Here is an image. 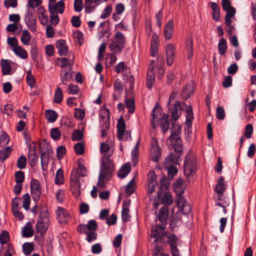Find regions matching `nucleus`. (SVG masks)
Here are the masks:
<instances>
[{
    "mask_svg": "<svg viewBox=\"0 0 256 256\" xmlns=\"http://www.w3.org/2000/svg\"><path fill=\"white\" fill-rule=\"evenodd\" d=\"M163 231L152 230L150 238H154V243L157 241H160V242L162 244L168 243L170 246L172 256H179V250L177 248L178 238L169 232H163Z\"/></svg>",
    "mask_w": 256,
    "mask_h": 256,
    "instance_id": "nucleus-1",
    "label": "nucleus"
},
{
    "mask_svg": "<svg viewBox=\"0 0 256 256\" xmlns=\"http://www.w3.org/2000/svg\"><path fill=\"white\" fill-rule=\"evenodd\" d=\"M50 214L46 208H40V215L37 220L36 232L42 234L45 233L49 224Z\"/></svg>",
    "mask_w": 256,
    "mask_h": 256,
    "instance_id": "nucleus-2",
    "label": "nucleus"
},
{
    "mask_svg": "<svg viewBox=\"0 0 256 256\" xmlns=\"http://www.w3.org/2000/svg\"><path fill=\"white\" fill-rule=\"evenodd\" d=\"M114 170L115 167L100 166V174L98 182V186L100 188H106V181L110 180Z\"/></svg>",
    "mask_w": 256,
    "mask_h": 256,
    "instance_id": "nucleus-3",
    "label": "nucleus"
},
{
    "mask_svg": "<svg viewBox=\"0 0 256 256\" xmlns=\"http://www.w3.org/2000/svg\"><path fill=\"white\" fill-rule=\"evenodd\" d=\"M110 148L108 144L104 142L100 144V152L103 154L100 166L115 167L113 161L110 159V157L113 153L112 150L110 151Z\"/></svg>",
    "mask_w": 256,
    "mask_h": 256,
    "instance_id": "nucleus-4",
    "label": "nucleus"
},
{
    "mask_svg": "<svg viewBox=\"0 0 256 256\" xmlns=\"http://www.w3.org/2000/svg\"><path fill=\"white\" fill-rule=\"evenodd\" d=\"M161 148L158 146V140L152 137L150 142L148 155L150 159L154 162L158 161L161 156Z\"/></svg>",
    "mask_w": 256,
    "mask_h": 256,
    "instance_id": "nucleus-5",
    "label": "nucleus"
},
{
    "mask_svg": "<svg viewBox=\"0 0 256 256\" xmlns=\"http://www.w3.org/2000/svg\"><path fill=\"white\" fill-rule=\"evenodd\" d=\"M168 216V206H164L160 208L158 216V220L161 222V224L156 225L154 230H164Z\"/></svg>",
    "mask_w": 256,
    "mask_h": 256,
    "instance_id": "nucleus-6",
    "label": "nucleus"
},
{
    "mask_svg": "<svg viewBox=\"0 0 256 256\" xmlns=\"http://www.w3.org/2000/svg\"><path fill=\"white\" fill-rule=\"evenodd\" d=\"M30 188L32 200L38 202L40 199L42 193L40 182L38 180L32 178L30 183Z\"/></svg>",
    "mask_w": 256,
    "mask_h": 256,
    "instance_id": "nucleus-7",
    "label": "nucleus"
},
{
    "mask_svg": "<svg viewBox=\"0 0 256 256\" xmlns=\"http://www.w3.org/2000/svg\"><path fill=\"white\" fill-rule=\"evenodd\" d=\"M80 179L78 176L72 172L70 176V191L75 198H78L80 194Z\"/></svg>",
    "mask_w": 256,
    "mask_h": 256,
    "instance_id": "nucleus-8",
    "label": "nucleus"
},
{
    "mask_svg": "<svg viewBox=\"0 0 256 256\" xmlns=\"http://www.w3.org/2000/svg\"><path fill=\"white\" fill-rule=\"evenodd\" d=\"M147 185L149 194L152 193L158 186L156 175L154 170L150 171L147 174Z\"/></svg>",
    "mask_w": 256,
    "mask_h": 256,
    "instance_id": "nucleus-9",
    "label": "nucleus"
},
{
    "mask_svg": "<svg viewBox=\"0 0 256 256\" xmlns=\"http://www.w3.org/2000/svg\"><path fill=\"white\" fill-rule=\"evenodd\" d=\"M196 161L194 159L186 158L184 166V172L186 177L189 178L196 173Z\"/></svg>",
    "mask_w": 256,
    "mask_h": 256,
    "instance_id": "nucleus-10",
    "label": "nucleus"
},
{
    "mask_svg": "<svg viewBox=\"0 0 256 256\" xmlns=\"http://www.w3.org/2000/svg\"><path fill=\"white\" fill-rule=\"evenodd\" d=\"M154 63V60H152L148 68L146 73V86L150 90L152 89V86L155 82Z\"/></svg>",
    "mask_w": 256,
    "mask_h": 256,
    "instance_id": "nucleus-11",
    "label": "nucleus"
},
{
    "mask_svg": "<svg viewBox=\"0 0 256 256\" xmlns=\"http://www.w3.org/2000/svg\"><path fill=\"white\" fill-rule=\"evenodd\" d=\"M176 204L183 214L186 215L190 214L192 210L191 206L184 197L178 198Z\"/></svg>",
    "mask_w": 256,
    "mask_h": 256,
    "instance_id": "nucleus-12",
    "label": "nucleus"
},
{
    "mask_svg": "<svg viewBox=\"0 0 256 256\" xmlns=\"http://www.w3.org/2000/svg\"><path fill=\"white\" fill-rule=\"evenodd\" d=\"M168 178H166L165 176H163L160 180L159 188L158 191V198H160L163 192L167 191L170 186V181Z\"/></svg>",
    "mask_w": 256,
    "mask_h": 256,
    "instance_id": "nucleus-13",
    "label": "nucleus"
},
{
    "mask_svg": "<svg viewBox=\"0 0 256 256\" xmlns=\"http://www.w3.org/2000/svg\"><path fill=\"white\" fill-rule=\"evenodd\" d=\"M56 219L61 224L67 223L70 218L68 212L63 208L58 206L56 210Z\"/></svg>",
    "mask_w": 256,
    "mask_h": 256,
    "instance_id": "nucleus-14",
    "label": "nucleus"
},
{
    "mask_svg": "<svg viewBox=\"0 0 256 256\" xmlns=\"http://www.w3.org/2000/svg\"><path fill=\"white\" fill-rule=\"evenodd\" d=\"M231 2L229 0H222V6L224 11L226 12L225 16L234 17L236 13L235 8L231 6Z\"/></svg>",
    "mask_w": 256,
    "mask_h": 256,
    "instance_id": "nucleus-15",
    "label": "nucleus"
},
{
    "mask_svg": "<svg viewBox=\"0 0 256 256\" xmlns=\"http://www.w3.org/2000/svg\"><path fill=\"white\" fill-rule=\"evenodd\" d=\"M174 46L169 44L166 46V63L168 66H172L174 60Z\"/></svg>",
    "mask_w": 256,
    "mask_h": 256,
    "instance_id": "nucleus-16",
    "label": "nucleus"
},
{
    "mask_svg": "<svg viewBox=\"0 0 256 256\" xmlns=\"http://www.w3.org/2000/svg\"><path fill=\"white\" fill-rule=\"evenodd\" d=\"M169 110L171 112V116L174 121L178 120L181 115L182 107L179 100H176L173 104V107L170 108H168Z\"/></svg>",
    "mask_w": 256,
    "mask_h": 256,
    "instance_id": "nucleus-17",
    "label": "nucleus"
},
{
    "mask_svg": "<svg viewBox=\"0 0 256 256\" xmlns=\"http://www.w3.org/2000/svg\"><path fill=\"white\" fill-rule=\"evenodd\" d=\"M194 92V84H188L183 87L180 96L183 100H186L193 94Z\"/></svg>",
    "mask_w": 256,
    "mask_h": 256,
    "instance_id": "nucleus-18",
    "label": "nucleus"
},
{
    "mask_svg": "<svg viewBox=\"0 0 256 256\" xmlns=\"http://www.w3.org/2000/svg\"><path fill=\"white\" fill-rule=\"evenodd\" d=\"M173 189L176 195L180 197H182L184 192V180L182 178H178L173 184Z\"/></svg>",
    "mask_w": 256,
    "mask_h": 256,
    "instance_id": "nucleus-19",
    "label": "nucleus"
},
{
    "mask_svg": "<svg viewBox=\"0 0 256 256\" xmlns=\"http://www.w3.org/2000/svg\"><path fill=\"white\" fill-rule=\"evenodd\" d=\"M158 36L156 33H154L152 35L150 47V56L152 57H155L158 54Z\"/></svg>",
    "mask_w": 256,
    "mask_h": 256,
    "instance_id": "nucleus-20",
    "label": "nucleus"
},
{
    "mask_svg": "<svg viewBox=\"0 0 256 256\" xmlns=\"http://www.w3.org/2000/svg\"><path fill=\"white\" fill-rule=\"evenodd\" d=\"M74 58V54H70L69 58H58V60H60L62 62L60 67L62 68V69L72 68L74 64L73 60Z\"/></svg>",
    "mask_w": 256,
    "mask_h": 256,
    "instance_id": "nucleus-21",
    "label": "nucleus"
},
{
    "mask_svg": "<svg viewBox=\"0 0 256 256\" xmlns=\"http://www.w3.org/2000/svg\"><path fill=\"white\" fill-rule=\"evenodd\" d=\"M174 26L172 20H169L164 28V38L169 40L172 38V33L174 32Z\"/></svg>",
    "mask_w": 256,
    "mask_h": 256,
    "instance_id": "nucleus-22",
    "label": "nucleus"
},
{
    "mask_svg": "<svg viewBox=\"0 0 256 256\" xmlns=\"http://www.w3.org/2000/svg\"><path fill=\"white\" fill-rule=\"evenodd\" d=\"M72 73V68L62 69L60 72V79L63 84H66L70 80Z\"/></svg>",
    "mask_w": 256,
    "mask_h": 256,
    "instance_id": "nucleus-23",
    "label": "nucleus"
},
{
    "mask_svg": "<svg viewBox=\"0 0 256 256\" xmlns=\"http://www.w3.org/2000/svg\"><path fill=\"white\" fill-rule=\"evenodd\" d=\"M160 108V106L158 102H156L152 110V113L151 114L152 118H150V122L152 126V128L154 129L156 127V124L158 122V118H156V116H158V114H160V112L158 110V108Z\"/></svg>",
    "mask_w": 256,
    "mask_h": 256,
    "instance_id": "nucleus-24",
    "label": "nucleus"
},
{
    "mask_svg": "<svg viewBox=\"0 0 256 256\" xmlns=\"http://www.w3.org/2000/svg\"><path fill=\"white\" fill-rule=\"evenodd\" d=\"M212 10V16L215 22H218L220 19V8L216 2H210Z\"/></svg>",
    "mask_w": 256,
    "mask_h": 256,
    "instance_id": "nucleus-25",
    "label": "nucleus"
},
{
    "mask_svg": "<svg viewBox=\"0 0 256 256\" xmlns=\"http://www.w3.org/2000/svg\"><path fill=\"white\" fill-rule=\"evenodd\" d=\"M37 13L40 22L42 25H46L48 22V16L46 11L43 7L40 6L38 8Z\"/></svg>",
    "mask_w": 256,
    "mask_h": 256,
    "instance_id": "nucleus-26",
    "label": "nucleus"
},
{
    "mask_svg": "<svg viewBox=\"0 0 256 256\" xmlns=\"http://www.w3.org/2000/svg\"><path fill=\"white\" fill-rule=\"evenodd\" d=\"M131 170V166L129 163L124 164L118 170V176L120 178H126Z\"/></svg>",
    "mask_w": 256,
    "mask_h": 256,
    "instance_id": "nucleus-27",
    "label": "nucleus"
},
{
    "mask_svg": "<svg viewBox=\"0 0 256 256\" xmlns=\"http://www.w3.org/2000/svg\"><path fill=\"white\" fill-rule=\"evenodd\" d=\"M169 116L164 114H163L162 118L160 120V126L162 132L164 134L170 128V122H169Z\"/></svg>",
    "mask_w": 256,
    "mask_h": 256,
    "instance_id": "nucleus-28",
    "label": "nucleus"
},
{
    "mask_svg": "<svg viewBox=\"0 0 256 256\" xmlns=\"http://www.w3.org/2000/svg\"><path fill=\"white\" fill-rule=\"evenodd\" d=\"M56 47L58 50V53L61 56H66L68 52V47L66 45V41L64 40H60L57 41Z\"/></svg>",
    "mask_w": 256,
    "mask_h": 256,
    "instance_id": "nucleus-29",
    "label": "nucleus"
},
{
    "mask_svg": "<svg viewBox=\"0 0 256 256\" xmlns=\"http://www.w3.org/2000/svg\"><path fill=\"white\" fill-rule=\"evenodd\" d=\"M134 77L133 76H130L126 80L125 83V88L126 92L128 94L132 93L134 84Z\"/></svg>",
    "mask_w": 256,
    "mask_h": 256,
    "instance_id": "nucleus-30",
    "label": "nucleus"
},
{
    "mask_svg": "<svg viewBox=\"0 0 256 256\" xmlns=\"http://www.w3.org/2000/svg\"><path fill=\"white\" fill-rule=\"evenodd\" d=\"M34 234V230L32 228V224L30 222L26 223L22 228V236L25 238H30Z\"/></svg>",
    "mask_w": 256,
    "mask_h": 256,
    "instance_id": "nucleus-31",
    "label": "nucleus"
},
{
    "mask_svg": "<svg viewBox=\"0 0 256 256\" xmlns=\"http://www.w3.org/2000/svg\"><path fill=\"white\" fill-rule=\"evenodd\" d=\"M136 184L135 182L134 178H132L127 184L126 187V194L128 196H130L132 193L134 192L136 189Z\"/></svg>",
    "mask_w": 256,
    "mask_h": 256,
    "instance_id": "nucleus-32",
    "label": "nucleus"
},
{
    "mask_svg": "<svg viewBox=\"0 0 256 256\" xmlns=\"http://www.w3.org/2000/svg\"><path fill=\"white\" fill-rule=\"evenodd\" d=\"M0 65L2 66V74H9L12 70V66L8 63V60H2Z\"/></svg>",
    "mask_w": 256,
    "mask_h": 256,
    "instance_id": "nucleus-33",
    "label": "nucleus"
},
{
    "mask_svg": "<svg viewBox=\"0 0 256 256\" xmlns=\"http://www.w3.org/2000/svg\"><path fill=\"white\" fill-rule=\"evenodd\" d=\"M50 8L53 10H56L58 13L62 14L64 10V4L62 0L58 2L56 4H50Z\"/></svg>",
    "mask_w": 256,
    "mask_h": 256,
    "instance_id": "nucleus-34",
    "label": "nucleus"
},
{
    "mask_svg": "<svg viewBox=\"0 0 256 256\" xmlns=\"http://www.w3.org/2000/svg\"><path fill=\"white\" fill-rule=\"evenodd\" d=\"M12 50L16 55L22 58L26 59L28 56L27 52L20 46H18L16 48H13Z\"/></svg>",
    "mask_w": 256,
    "mask_h": 256,
    "instance_id": "nucleus-35",
    "label": "nucleus"
},
{
    "mask_svg": "<svg viewBox=\"0 0 256 256\" xmlns=\"http://www.w3.org/2000/svg\"><path fill=\"white\" fill-rule=\"evenodd\" d=\"M164 194L162 197V203L164 204V206H168L172 204L173 202L172 196V194L167 191L163 192Z\"/></svg>",
    "mask_w": 256,
    "mask_h": 256,
    "instance_id": "nucleus-36",
    "label": "nucleus"
},
{
    "mask_svg": "<svg viewBox=\"0 0 256 256\" xmlns=\"http://www.w3.org/2000/svg\"><path fill=\"white\" fill-rule=\"evenodd\" d=\"M114 39L116 41H114L118 44L125 46L126 38L122 33L120 32H117L114 34Z\"/></svg>",
    "mask_w": 256,
    "mask_h": 256,
    "instance_id": "nucleus-37",
    "label": "nucleus"
},
{
    "mask_svg": "<svg viewBox=\"0 0 256 256\" xmlns=\"http://www.w3.org/2000/svg\"><path fill=\"white\" fill-rule=\"evenodd\" d=\"M12 150L10 146H7L0 150V162H3L9 156Z\"/></svg>",
    "mask_w": 256,
    "mask_h": 256,
    "instance_id": "nucleus-38",
    "label": "nucleus"
},
{
    "mask_svg": "<svg viewBox=\"0 0 256 256\" xmlns=\"http://www.w3.org/2000/svg\"><path fill=\"white\" fill-rule=\"evenodd\" d=\"M28 158L31 166H34L38 162V156L36 153L35 150H29Z\"/></svg>",
    "mask_w": 256,
    "mask_h": 256,
    "instance_id": "nucleus-39",
    "label": "nucleus"
},
{
    "mask_svg": "<svg viewBox=\"0 0 256 256\" xmlns=\"http://www.w3.org/2000/svg\"><path fill=\"white\" fill-rule=\"evenodd\" d=\"M186 124L188 126H190L192 124V120L194 118V115L192 112V108L191 106H187L186 110Z\"/></svg>",
    "mask_w": 256,
    "mask_h": 256,
    "instance_id": "nucleus-40",
    "label": "nucleus"
},
{
    "mask_svg": "<svg viewBox=\"0 0 256 256\" xmlns=\"http://www.w3.org/2000/svg\"><path fill=\"white\" fill-rule=\"evenodd\" d=\"M218 49L220 55H224L227 50L226 40L222 38L219 41Z\"/></svg>",
    "mask_w": 256,
    "mask_h": 256,
    "instance_id": "nucleus-41",
    "label": "nucleus"
},
{
    "mask_svg": "<svg viewBox=\"0 0 256 256\" xmlns=\"http://www.w3.org/2000/svg\"><path fill=\"white\" fill-rule=\"evenodd\" d=\"M126 129V124L124 120L122 117H120L118 122L117 124V134L121 136L124 134V132L125 131Z\"/></svg>",
    "mask_w": 256,
    "mask_h": 256,
    "instance_id": "nucleus-42",
    "label": "nucleus"
},
{
    "mask_svg": "<svg viewBox=\"0 0 256 256\" xmlns=\"http://www.w3.org/2000/svg\"><path fill=\"white\" fill-rule=\"evenodd\" d=\"M31 36L28 30H24L22 34L20 40L24 45H28L30 40Z\"/></svg>",
    "mask_w": 256,
    "mask_h": 256,
    "instance_id": "nucleus-43",
    "label": "nucleus"
},
{
    "mask_svg": "<svg viewBox=\"0 0 256 256\" xmlns=\"http://www.w3.org/2000/svg\"><path fill=\"white\" fill-rule=\"evenodd\" d=\"M46 116L48 121L50 122H54L58 118L56 112L55 111L50 110H46Z\"/></svg>",
    "mask_w": 256,
    "mask_h": 256,
    "instance_id": "nucleus-44",
    "label": "nucleus"
},
{
    "mask_svg": "<svg viewBox=\"0 0 256 256\" xmlns=\"http://www.w3.org/2000/svg\"><path fill=\"white\" fill-rule=\"evenodd\" d=\"M124 48V46H121L120 45L116 44V42L114 41L112 42L109 46V48L110 49V51L113 54H117L120 52L122 48Z\"/></svg>",
    "mask_w": 256,
    "mask_h": 256,
    "instance_id": "nucleus-45",
    "label": "nucleus"
},
{
    "mask_svg": "<svg viewBox=\"0 0 256 256\" xmlns=\"http://www.w3.org/2000/svg\"><path fill=\"white\" fill-rule=\"evenodd\" d=\"M64 178L63 171L61 168H59L55 176V184H62L64 183Z\"/></svg>",
    "mask_w": 256,
    "mask_h": 256,
    "instance_id": "nucleus-46",
    "label": "nucleus"
},
{
    "mask_svg": "<svg viewBox=\"0 0 256 256\" xmlns=\"http://www.w3.org/2000/svg\"><path fill=\"white\" fill-rule=\"evenodd\" d=\"M25 21L27 26L31 31H36V19L30 18V16H26L25 18Z\"/></svg>",
    "mask_w": 256,
    "mask_h": 256,
    "instance_id": "nucleus-47",
    "label": "nucleus"
},
{
    "mask_svg": "<svg viewBox=\"0 0 256 256\" xmlns=\"http://www.w3.org/2000/svg\"><path fill=\"white\" fill-rule=\"evenodd\" d=\"M63 98L62 89L58 87L55 91L54 102L56 104H60Z\"/></svg>",
    "mask_w": 256,
    "mask_h": 256,
    "instance_id": "nucleus-48",
    "label": "nucleus"
},
{
    "mask_svg": "<svg viewBox=\"0 0 256 256\" xmlns=\"http://www.w3.org/2000/svg\"><path fill=\"white\" fill-rule=\"evenodd\" d=\"M168 172V178L170 180H172L174 176H176L178 172L177 168L174 166H170L166 168Z\"/></svg>",
    "mask_w": 256,
    "mask_h": 256,
    "instance_id": "nucleus-49",
    "label": "nucleus"
},
{
    "mask_svg": "<svg viewBox=\"0 0 256 256\" xmlns=\"http://www.w3.org/2000/svg\"><path fill=\"white\" fill-rule=\"evenodd\" d=\"M72 174H75L77 176H78L79 178L83 177L86 174V167L82 164H79L76 171H75Z\"/></svg>",
    "mask_w": 256,
    "mask_h": 256,
    "instance_id": "nucleus-50",
    "label": "nucleus"
},
{
    "mask_svg": "<svg viewBox=\"0 0 256 256\" xmlns=\"http://www.w3.org/2000/svg\"><path fill=\"white\" fill-rule=\"evenodd\" d=\"M126 106L128 109V112L130 114H132L135 110L134 100L132 98L127 99L126 100Z\"/></svg>",
    "mask_w": 256,
    "mask_h": 256,
    "instance_id": "nucleus-51",
    "label": "nucleus"
},
{
    "mask_svg": "<svg viewBox=\"0 0 256 256\" xmlns=\"http://www.w3.org/2000/svg\"><path fill=\"white\" fill-rule=\"evenodd\" d=\"M110 124L108 120L103 121L100 124L102 137L104 138L107 134V131L110 128Z\"/></svg>",
    "mask_w": 256,
    "mask_h": 256,
    "instance_id": "nucleus-52",
    "label": "nucleus"
},
{
    "mask_svg": "<svg viewBox=\"0 0 256 256\" xmlns=\"http://www.w3.org/2000/svg\"><path fill=\"white\" fill-rule=\"evenodd\" d=\"M22 250L26 255L28 256L34 250L33 244L30 242H26L24 244L22 245Z\"/></svg>",
    "mask_w": 256,
    "mask_h": 256,
    "instance_id": "nucleus-53",
    "label": "nucleus"
},
{
    "mask_svg": "<svg viewBox=\"0 0 256 256\" xmlns=\"http://www.w3.org/2000/svg\"><path fill=\"white\" fill-rule=\"evenodd\" d=\"M26 156L22 155L19 157L16 162V166L20 169H24L26 168Z\"/></svg>",
    "mask_w": 256,
    "mask_h": 256,
    "instance_id": "nucleus-54",
    "label": "nucleus"
},
{
    "mask_svg": "<svg viewBox=\"0 0 256 256\" xmlns=\"http://www.w3.org/2000/svg\"><path fill=\"white\" fill-rule=\"evenodd\" d=\"M75 152L79 155L82 154L84 152V146L83 144L78 142L74 145V146Z\"/></svg>",
    "mask_w": 256,
    "mask_h": 256,
    "instance_id": "nucleus-55",
    "label": "nucleus"
},
{
    "mask_svg": "<svg viewBox=\"0 0 256 256\" xmlns=\"http://www.w3.org/2000/svg\"><path fill=\"white\" fill-rule=\"evenodd\" d=\"M180 134L181 132L172 131L170 136L168 137V140H170L172 142L182 141L180 136Z\"/></svg>",
    "mask_w": 256,
    "mask_h": 256,
    "instance_id": "nucleus-56",
    "label": "nucleus"
},
{
    "mask_svg": "<svg viewBox=\"0 0 256 256\" xmlns=\"http://www.w3.org/2000/svg\"><path fill=\"white\" fill-rule=\"evenodd\" d=\"M15 181L16 183L22 184L24 180V174L22 171H18L14 174Z\"/></svg>",
    "mask_w": 256,
    "mask_h": 256,
    "instance_id": "nucleus-57",
    "label": "nucleus"
},
{
    "mask_svg": "<svg viewBox=\"0 0 256 256\" xmlns=\"http://www.w3.org/2000/svg\"><path fill=\"white\" fill-rule=\"evenodd\" d=\"M9 241V234L6 230H3L0 234V243L4 244Z\"/></svg>",
    "mask_w": 256,
    "mask_h": 256,
    "instance_id": "nucleus-58",
    "label": "nucleus"
},
{
    "mask_svg": "<svg viewBox=\"0 0 256 256\" xmlns=\"http://www.w3.org/2000/svg\"><path fill=\"white\" fill-rule=\"evenodd\" d=\"M23 203H22V207L26 210L29 209L30 198V196L28 194L26 193L23 195Z\"/></svg>",
    "mask_w": 256,
    "mask_h": 256,
    "instance_id": "nucleus-59",
    "label": "nucleus"
},
{
    "mask_svg": "<svg viewBox=\"0 0 256 256\" xmlns=\"http://www.w3.org/2000/svg\"><path fill=\"white\" fill-rule=\"evenodd\" d=\"M139 142H138L136 144L132 152V160L134 162H136L138 160L139 156Z\"/></svg>",
    "mask_w": 256,
    "mask_h": 256,
    "instance_id": "nucleus-60",
    "label": "nucleus"
},
{
    "mask_svg": "<svg viewBox=\"0 0 256 256\" xmlns=\"http://www.w3.org/2000/svg\"><path fill=\"white\" fill-rule=\"evenodd\" d=\"M225 190V186L224 184L217 183L215 187V191L218 193V199L220 200V196L224 194Z\"/></svg>",
    "mask_w": 256,
    "mask_h": 256,
    "instance_id": "nucleus-61",
    "label": "nucleus"
},
{
    "mask_svg": "<svg viewBox=\"0 0 256 256\" xmlns=\"http://www.w3.org/2000/svg\"><path fill=\"white\" fill-rule=\"evenodd\" d=\"M117 137L120 140H129L131 139V132L129 130H125L121 136L117 134Z\"/></svg>",
    "mask_w": 256,
    "mask_h": 256,
    "instance_id": "nucleus-62",
    "label": "nucleus"
},
{
    "mask_svg": "<svg viewBox=\"0 0 256 256\" xmlns=\"http://www.w3.org/2000/svg\"><path fill=\"white\" fill-rule=\"evenodd\" d=\"M10 140L8 136L6 133L2 134L0 137V146H4L6 145Z\"/></svg>",
    "mask_w": 256,
    "mask_h": 256,
    "instance_id": "nucleus-63",
    "label": "nucleus"
},
{
    "mask_svg": "<svg viewBox=\"0 0 256 256\" xmlns=\"http://www.w3.org/2000/svg\"><path fill=\"white\" fill-rule=\"evenodd\" d=\"M83 138L82 132L78 130H75L72 136V139L73 141L80 140Z\"/></svg>",
    "mask_w": 256,
    "mask_h": 256,
    "instance_id": "nucleus-64",
    "label": "nucleus"
}]
</instances>
